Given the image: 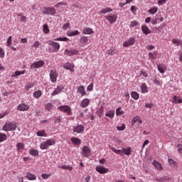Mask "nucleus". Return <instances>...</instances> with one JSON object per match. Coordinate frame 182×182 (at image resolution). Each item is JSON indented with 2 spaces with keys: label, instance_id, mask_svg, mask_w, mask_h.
Masks as SVG:
<instances>
[{
  "label": "nucleus",
  "instance_id": "1a4fd4ad",
  "mask_svg": "<svg viewBox=\"0 0 182 182\" xmlns=\"http://www.w3.org/2000/svg\"><path fill=\"white\" fill-rule=\"evenodd\" d=\"M105 18L109 22V23H114V22L117 21V15L116 14H110L109 15L105 16Z\"/></svg>",
  "mask_w": 182,
  "mask_h": 182
},
{
  "label": "nucleus",
  "instance_id": "0e129e2a",
  "mask_svg": "<svg viewBox=\"0 0 182 182\" xmlns=\"http://www.w3.org/2000/svg\"><path fill=\"white\" fill-rule=\"evenodd\" d=\"M0 58H5V50L0 48Z\"/></svg>",
  "mask_w": 182,
  "mask_h": 182
},
{
  "label": "nucleus",
  "instance_id": "dca6fc26",
  "mask_svg": "<svg viewBox=\"0 0 182 182\" xmlns=\"http://www.w3.org/2000/svg\"><path fill=\"white\" fill-rule=\"evenodd\" d=\"M24 149H25V144L23 143L19 142L16 144V149L18 153H23Z\"/></svg>",
  "mask_w": 182,
  "mask_h": 182
},
{
  "label": "nucleus",
  "instance_id": "473e14b6",
  "mask_svg": "<svg viewBox=\"0 0 182 182\" xmlns=\"http://www.w3.org/2000/svg\"><path fill=\"white\" fill-rule=\"evenodd\" d=\"M131 97H132V99H134V100H139V97H140V95L137 92H132L131 93Z\"/></svg>",
  "mask_w": 182,
  "mask_h": 182
},
{
  "label": "nucleus",
  "instance_id": "ea45409f",
  "mask_svg": "<svg viewBox=\"0 0 182 182\" xmlns=\"http://www.w3.org/2000/svg\"><path fill=\"white\" fill-rule=\"evenodd\" d=\"M116 114L117 116H122V114H124V111L122 110V107H117L116 109Z\"/></svg>",
  "mask_w": 182,
  "mask_h": 182
},
{
  "label": "nucleus",
  "instance_id": "f704fd0d",
  "mask_svg": "<svg viewBox=\"0 0 182 182\" xmlns=\"http://www.w3.org/2000/svg\"><path fill=\"white\" fill-rule=\"evenodd\" d=\"M105 116L107 117H109V119H113L114 117V110H109L106 114Z\"/></svg>",
  "mask_w": 182,
  "mask_h": 182
},
{
  "label": "nucleus",
  "instance_id": "412c9836",
  "mask_svg": "<svg viewBox=\"0 0 182 182\" xmlns=\"http://www.w3.org/2000/svg\"><path fill=\"white\" fill-rule=\"evenodd\" d=\"M82 33L83 35H92V33H95V32L91 28L87 27L83 29Z\"/></svg>",
  "mask_w": 182,
  "mask_h": 182
},
{
  "label": "nucleus",
  "instance_id": "4d7b16f0",
  "mask_svg": "<svg viewBox=\"0 0 182 182\" xmlns=\"http://www.w3.org/2000/svg\"><path fill=\"white\" fill-rule=\"evenodd\" d=\"M145 107H147L148 109H153V107H154V104H151V103H145Z\"/></svg>",
  "mask_w": 182,
  "mask_h": 182
},
{
  "label": "nucleus",
  "instance_id": "603ef678",
  "mask_svg": "<svg viewBox=\"0 0 182 182\" xmlns=\"http://www.w3.org/2000/svg\"><path fill=\"white\" fill-rule=\"evenodd\" d=\"M156 52L149 53V58L152 60H154V59H156Z\"/></svg>",
  "mask_w": 182,
  "mask_h": 182
},
{
  "label": "nucleus",
  "instance_id": "e433bc0d",
  "mask_svg": "<svg viewBox=\"0 0 182 182\" xmlns=\"http://www.w3.org/2000/svg\"><path fill=\"white\" fill-rule=\"evenodd\" d=\"M158 11H159V9L156 6H154L149 10V14H150L151 15H154L157 14Z\"/></svg>",
  "mask_w": 182,
  "mask_h": 182
},
{
  "label": "nucleus",
  "instance_id": "e2e57ef3",
  "mask_svg": "<svg viewBox=\"0 0 182 182\" xmlns=\"http://www.w3.org/2000/svg\"><path fill=\"white\" fill-rule=\"evenodd\" d=\"M18 16H20L21 22H26V16H22L21 14H17Z\"/></svg>",
  "mask_w": 182,
  "mask_h": 182
},
{
  "label": "nucleus",
  "instance_id": "338daca9",
  "mask_svg": "<svg viewBox=\"0 0 182 182\" xmlns=\"http://www.w3.org/2000/svg\"><path fill=\"white\" fill-rule=\"evenodd\" d=\"M87 90H88V92H92V90H93V83H91L87 86Z\"/></svg>",
  "mask_w": 182,
  "mask_h": 182
},
{
  "label": "nucleus",
  "instance_id": "37998d69",
  "mask_svg": "<svg viewBox=\"0 0 182 182\" xmlns=\"http://www.w3.org/2000/svg\"><path fill=\"white\" fill-rule=\"evenodd\" d=\"M116 49L112 48L109 50H107V53L108 55H111L112 56H113L114 55H116Z\"/></svg>",
  "mask_w": 182,
  "mask_h": 182
},
{
  "label": "nucleus",
  "instance_id": "de8ad7c7",
  "mask_svg": "<svg viewBox=\"0 0 182 182\" xmlns=\"http://www.w3.org/2000/svg\"><path fill=\"white\" fill-rule=\"evenodd\" d=\"M53 107V105H52V103H48L45 106L46 110H48V112H50Z\"/></svg>",
  "mask_w": 182,
  "mask_h": 182
},
{
  "label": "nucleus",
  "instance_id": "a18cd8bd",
  "mask_svg": "<svg viewBox=\"0 0 182 182\" xmlns=\"http://www.w3.org/2000/svg\"><path fill=\"white\" fill-rule=\"evenodd\" d=\"M54 41H60V42H68L69 41V38H68L66 37L57 38H55Z\"/></svg>",
  "mask_w": 182,
  "mask_h": 182
},
{
  "label": "nucleus",
  "instance_id": "b1692460",
  "mask_svg": "<svg viewBox=\"0 0 182 182\" xmlns=\"http://www.w3.org/2000/svg\"><path fill=\"white\" fill-rule=\"evenodd\" d=\"M71 141L73 143V144H75V146H79L80 144H82V140L77 137H73L71 138Z\"/></svg>",
  "mask_w": 182,
  "mask_h": 182
},
{
  "label": "nucleus",
  "instance_id": "bf43d9fd",
  "mask_svg": "<svg viewBox=\"0 0 182 182\" xmlns=\"http://www.w3.org/2000/svg\"><path fill=\"white\" fill-rule=\"evenodd\" d=\"M154 180H155V181L161 182V181H164V180H166V177L162 176V177H159V178H155Z\"/></svg>",
  "mask_w": 182,
  "mask_h": 182
},
{
  "label": "nucleus",
  "instance_id": "aec40b11",
  "mask_svg": "<svg viewBox=\"0 0 182 182\" xmlns=\"http://www.w3.org/2000/svg\"><path fill=\"white\" fill-rule=\"evenodd\" d=\"M158 70L160 73H164L167 70V67L164 64H159L157 65Z\"/></svg>",
  "mask_w": 182,
  "mask_h": 182
},
{
  "label": "nucleus",
  "instance_id": "c756f323",
  "mask_svg": "<svg viewBox=\"0 0 182 182\" xmlns=\"http://www.w3.org/2000/svg\"><path fill=\"white\" fill-rule=\"evenodd\" d=\"M87 37L82 36L80 40V43H81L82 46H86L87 45Z\"/></svg>",
  "mask_w": 182,
  "mask_h": 182
},
{
  "label": "nucleus",
  "instance_id": "7ed1b4c3",
  "mask_svg": "<svg viewBox=\"0 0 182 182\" xmlns=\"http://www.w3.org/2000/svg\"><path fill=\"white\" fill-rule=\"evenodd\" d=\"M3 130L4 132H14L16 130V124L12 122H8L4 125Z\"/></svg>",
  "mask_w": 182,
  "mask_h": 182
},
{
  "label": "nucleus",
  "instance_id": "20e7f679",
  "mask_svg": "<svg viewBox=\"0 0 182 182\" xmlns=\"http://www.w3.org/2000/svg\"><path fill=\"white\" fill-rule=\"evenodd\" d=\"M58 110L63 112V113H66L68 116H72V108L68 105H61L58 107Z\"/></svg>",
  "mask_w": 182,
  "mask_h": 182
},
{
  "label": "nucleus",
  "instance_id": "cd10ccee",
  "mask_svg": "<svg viewBox=\"0 0 182 182\" xmlns=\"http://www.w3.org/2000/svg\"><path fill=\"white\" fill-rule=\"evenodd\" d=\"M141 93H148L149 89L147 88V85L146 83H142L141 85Z\"/></svg>",
  "mask_w": 182,
  "mask_h": 182
},
{
  "label": "nucleus",
  "instance_id": "423d86ee",
  "mask_svg": "<svg viewBox=\"0 0 182 182\" xmlns=\"http://www.w3.org/2000/svg\"><path fill=\"white\" fill-rule=\"evenodd\" d=\"M44 15H55L56 10L53 7H45L43 9Z\"/></svg>",
  "mask_w": 182,
  "mask_h": 182
},
{
  "label": "nucleus",
  "instance_id": "c9c22d12",
  "mask_svg": "<svg viewBox=\"0 0 182 182\" xmlns=\"http://www.w3.org/2000/svg\"><path fill=\"white\" fill-rule=\"evenodd\" d=\"M113 11V9H112V8L110 7H107L105 9H102L100 11V14L102 15V14H107V12H112Z\"/></svg>",
  "mask_w": 182,
  "mask_h": 182
},
{
  "label": "nucleus",
  "instance_id": "c03bdc74",
  "mask_svg": "<svg viewBox=\"0 0 182 182\" xmlns=\"http://www.w3.org/2000/svg\"><path fill=\"white\" fill-rule=\"evenodd\" d=\"M139 120H140V117L139 116L134 117L132 120V126H134V124H136V123H137Z\"/></svg>",
  "mask_w": 182,
  "mask_h": 182
},
{
  "label": "nucleus",
  "instance_id": "72a5a7b5",
  "mask_svg": "<svg viewBox=\"0 0 182 182\" xmlns=\"http://www.w3.org/2000/svg\"><path fill=\"white\" fill-rule=\"evenodd\" d=\"M33 96V97H35V99H39L41 96H42V90H38L34 92Z\"/></svg>",
  "mask_w": 182,
  "mask_h": 182
},
{
  "label": "nucleus",
  "instance_id": "0eeeda50",
  "mask_svg": "<svg viewBox=\"0 0 182 182\" xmlns=\"http://www.w3.org/2000/svg\"><path fill=\"white\" fill-rule=\"evenodd\" d=\"M44 65H45V61L39 60V61L33 63L30 65V68L31 69H39V68H42Z\"/></svg>",
  "mask_w": 182,
  "mask_h": 182
},
{
  "label": "nucleus",
  "instance_id": "f3484780",
  "mask_svg": "<svg viewBox=\"0 0 182 182\" xmlns=\"http://www.w3.org/2000/svg\"><path fill=\"white\" fill-rule=\"evenodd\" d=\"M63 68L67 70H70V72H75V65L70 63H67L65 65H64Z\"/></svg>",
  "mask_w": 182,
  "mask_h": 182
},
{
  "label": "nucleus",
  "instance_id": "680f3d73",
  "mask_svg": "<svg viewBox=\"0 0 182 182\" xmlns=\"http://www.w3.org/2000/svg\"><path fill=\"white\" fill-rule=\"evenodd\" d=\"M61 122H62V117L61 116L55 118V119L54 120V123H55V124L60 123Z\"/></svg>",
  "mask_w": 182,
  "mask_h": 182
},
{
  "label": "nucleus",
  "instance_id": "13d9d810",
  "mask_svg": "<svg viewBox=\"0 0 182 182\" xmlns=\"http://www.w3.org/2000/svg\"><path fill=\"white\" fill-rule=\"evenodd\" d=\"M42 178H43V180H48V178H49V177H50V174H48V173H43L41 175Z\"/></svg>",
  "mask_w": 182,
  "mask_h": 182
},
{
  "label": "nucleus",
  "instance_id": "58836bf2",
  "mask_svg": "<svg viewBox=\"0 0 182 182\" xmlns=\"http://www.w3.org/2000/svg\"><path fill=\"white\" fill-rule=\"evenodd\" d=\"M173 103H176V104H177V103L178 104L182 103L181 97L176 96V95L173 97Z\"/></svg>",
  "mask_w": 182,
  "mask_h": 182
},
{
  "label": "nucleus",
  "instance_id": "6ab92c4d",
  "mask_svg": "<svg viewBox=\"0 0 182 182\" xmlns=\"http://www.w3.org/2000/svg\"><path fill=\"white\" fill-rule=\"evenodd\" d=\"M141 31L144 35H149V33H151V30L149 28V27L146 25L141 26Z\"/></svg>",
  "mask_w": 182,
  "mask_h": 182
},
{
  "label": "nucleus",
  "instance_id": "5701e85b",
  "mask_svg": "<svg viewBox=\"0 0 182 182\" xmlns=\"http://www.w3.org/2000/svg\"><path fill=\"white\" fill-rule=\"evenodd\" d=\"M78 93H80L81 96H86V90H85V86L81 85L77 87Z\"/></svg>",
  "mask_w": 182,
  "mask_h": 182
},
{
  "label": "nucleus",
  "instance_id": "69168bd1",
  "mask_svg": "<svg viewBox=\"0 0 182 182\" xmlns=\"http://www.w3.org/2000/svg\"><path fill=\"white\" fill-rule=\"evenodd\" d=\"M33 86H35V85L33 83L28 84V85H26V90H29L30 89H32V87H33Z\"/></svg>",
  "mask_w": 182,
  "mask_h": 182
},
{
  "label": "nucleus",
  "instance_id": "bb28decb",
  "mask_svg": "<svg viewBox=\"0 0 182 182\" xmlns=\"http://www.w3.org/2000/svg\"><path fill=\"white\" fill-rule=\"evenodd\" d=\"M36 136L38 137H46L48 134H46V131L45 129L41 130L36 132Z\"/></svg>",
  "mask_w": 182,
  "mask_h": 182
},
{
  "label": "nucleus",
  "instance_id": "2eb2a0df",
  "mask_svg": "<svg viewBox=\"0 0 182 182\" xmlns=\"http://www.w3.org/2000/svg\"><path fill=\"white\" fill-rule=\"evenodd\" d=\"M73 130L75 133H83L85 127L83 125H77V127H74Z\"/></svg>",
  "mask_w": 182,
  "mask_h": 182
},
{
  "label": "nucleus",
  "instance_id": "ddd939ff",
  "mask_svg": "<svg viewBox=\"0 0 182 182\" xmlns=\"http://www.w3.org/2000/svg\"><path fill=\"white\" fill-rule=\"evenodd\" d=\"M134 42H136L134 38H131L123 43V46L124 48H128V46H133V45H134Z\"/></svg>",
  "mask_w": 182,
  "mask_h": 182
},
{
  "label": "nucleus",
  "instance_id": "7c9ffc66",
  "mask_svg": "<svg viewBox=\"0 0 182 182\" xmlns=\"http://www.w3.org/2000/svg\"><path fill=\"white\" fill-rule=\"evenodd\" d=\"M109 149H110V150H112V151H113L116 154H119V156H122L123 154V151L122 150L116 149V148H114L113 146H110Z\"/></svg>",
  "mask_w": 182,
  "mask_h": 182
},
{
  "label": "nucleus",
  "instance_id": "f03ea898",
  "mask_svg": "<svg viewBox=\"0 0 182 182\" xmlns=\"http://www.w3.org/2000/svg\"><path fill=\"white\" fill-rule=\"evenodd\" d=\"M48 44L51 46V48H50V53H53L55 52H58L59 49H60V45L59 43L48 41Z\"/></svg>",
  "mask_w": 182,
  "mask_h": 182
},
{
  "label": "nucleus",
  "instance_id": "4be33fe9",
  "mask_svg": "<svg viewBox=\"0 0 182 182\" xmlns=\"http://www.w3.org/2000/svg\"><path fill=\"white\" fill-rule=\"evenodd\" d=\"M152 164L157 170H159V171H161V170H163V166H161L160 162L157 161H154L152 162Z\"/></svg>",
  "mask_w": 182,
  "mask_h": 182
},
{
  "label": "nucleus",
  "instance_id": "6e6d98bb",
  "mask_svg": "<svg viewBox=\"0 0 182 182\" xmlns=\"http://www.w3.org/2000/svg\"><path fill=\"white\" fill-rule=\"evenodd\" d=\"M139 25V23L136 21H131L130 23V28H134V26H137Z\"/></svg>",
  "mask_w": 182,
  "mask_h": 182
},
{
  "label": "nucleus",
  "instance_id": "f8f14e48",
  "mask_svg": "<svg viewBox=\"0 0 182 182\" xmlns=\"http://www.w3.org/2000/svg\"><path fill=\"white\" fill-rule=\"evenodd\" d=\"M79 51L76 49H65L64 54L67 55V56H73L75 55H77Z\"/></svg>",
  "mask_w": 182,
  "mask_h": 182
},
{
  "label": "nucleus",
  "instance_id": "4468645a",
  "mask_svg": "<svg viewBox=\"0 0 182 182\" xmlns=\"http://www.w3.org/2000/svg\"><path fill=\"white\" fill-rule=\"evenodd\" d=\"M64 89L65 87H63V85L58 86L51 94V96H56V95H59V93H60Z\"/></svg>",
  "mask_w": 182,
  "mask_h": 182
},
{
  "label": "nucleus",
  "instance_id": "a19ab883",
  "mask_svg": "<svg viewBox=\"0 0 182 182\" xmlns=\"http://www.w3.org/2000/svg\"><path fill=\"white\" fill-rule=\"evenodd\" d=\"M68 3L65 1H60L58 2L57 4L55 5V8H60V6H66Z\"/></svg>",
  "mask_w": 182,
  "mask_h": 182
},
{
  "label": "nucleus",
  "instance_id": "052dcab7",
  "mask_svg": "<svg viewBox=\"0 0 182 182\" xmlns=\"http://www.w3.org/2000/svg\"><path fill=\"white\" fill-rule=\"evenodd\" d=\"M70 24L69 23H64L63 26V31H68L69 29Z\"/></svg>",
  "mask_w": 182,
  "mask_h": 182
},
{
  "label": "nucleus",
  "instance_id": "9d476101",
  "mask_svg": "<svg viewBox=\"0 0 182 182\" xmlns=\"http://www.w3.org/2000/svg\"><path fill=\"white\" fill-rule=\"evenodd\" d=\"M90 153H92V150L87 146H85L82 149V154L84 157H89L90 156Z\"/></svg>",
  "mask_w": 182,
  "mask_h": 182
},
{
  "label": "nucleus",
  "instance_id": "8fccbe9b",
  "mask_svg": "<svg viewBox=\"0 0 182 182\" xmlns=\"http://www.w3.org/2000/svg\"><path fill=\"white\" fill-rule=\"evenodd\" d=\"M6 139H7L6 134L0 133V143H2V141H5Z\"/></svg>",
  "mask_w": 182,
  "mask_h": 182
},
{
  "label": "nucleus",
  "instance_id": "2f4dec72",
  "mask_svg": "<svg viewBox=\"0 0 182 182\" xmlns=\"http://www.w3.org/2000/svg\"><path fill=\"white\" fill-rule=\"evenodd\" d=\"M27 175L26 176V178H28L29 181H35L36 180V176L32 173H27Z\"/></svg>",
  "mask_w": 182,
  "mask_h": 182
},
{
  "label": "nucleus",
  "instance_id": "79ce46f5",
  "mask_svg": "<svg viewBox=\"0 0 182 182\" xmlns=\"http://www.w3.org/2000/svg\"><path fill=\"white\" fill-rule=\"evenodd\" d=\"M172 42L175 44V45H177V46H181L182 45V41H180L179 39H177V38H173L172 40Z\"/></svg>",
  "mask_w": 182,
  "mask_h": 182
},
{
  "label": "nucleus",
  "instance_id": "774afa93",
  "mask_svg": "<svg viewBox=\"0 0 182 182\" xmlns=\"http://www.w3.org/2000/svg\"><path fill=\"white\" fill-rule=\"evenodd\" d=\"M177 147L178 149V153L182 154V144H178Z\"/></svg>",
  "mask_w": 182,
  "mask_h": 182
},
{
  "label": "nucleus",
  "instance_id": "6e6552de",
  "mask_svg": "<svg viewBox=\"0 0 182 182\" xmlns=\"http://www.w3.org/2000/svg\"><path fill=\"white\" fill-rule=\"evenodd\" d=\"M17 110L19 112H28V110H29V105L21 102V103L17 106Z\"/></svg>",
  "mask_w": 182,
  "mask_h": 182
},
{
  "label": "nucleus",
  "instance_id": "4c0bfd02",
  "mask_svg": "<svg viewBox=\"0 0 182 182\" xmlns=\"http://www.w3.org/2000/svg\"><path fill=\"white\" fill-rule=\"evenodd\" d=\"M168 161L171 167H176V166H177V161H174L173 159H168Z\"/></svg>",
  "mask_w": 182,
  "mask_h": 182
},
{
  "label": "nucleus",
  "instance_id": "9b49d317",
  "mask_svg": "<svg viewBox=\"0 0 182 182\" xmlns=\"http://www.w3.org/2000/svg\"><path fill=\"white\" fill-rule=\"evenodd\" d=\"M95 170L97 173H100V174H106V173H109V169L107 168H105L103 166H96Z\"/></svg>",
  "mask_w": 182,
  "mask_h": 182
},
{
  "label": "nucleus",
  "instance_id": "864d4df0",
  "mask_svg": "<svg viewBox=\"0 0 182 182\" xmlns=\"http://www.w3.org/2000/svg\"><path fill=\"white\" fill-rule=\"evenodd\" d=\"M41 42L35 41L31 46H32V48H35L36 49L37 48H39V46H41Z\"/></svg>",
  "mask_w": 182,
  "mask_h": 182
},
{
  "label": "nucleus",
  "instance_id": "3c124183",
  "mask_svg": "<svg viewBox=\"0 0 182 182\" xmlns=\"http://www.w3.org/2000/svg\"><path fill=\"white\" fill-rule=\"evenodd\" d=\"M12 45V36H9L6 41V46H9V48H11Z\"/></svg>",
  "mask_w": 182,
  "mask_h": 182
},
{
  "label": "nucleus",
  "instance_id": "a878e982",
  "mask_svg": "<svg viewBox=\"0 0 182 182\" xmlns=\"http://www.w3.org/2000/svg\"><path fill=\"white\" fill-rule=\"evenodd\" d=\"M67 35L68 36H77V35H80V32L77 30L74 31H67Z\"/></svg>",
  "mask_w": 182,
  "mask_h": 182
},
{
  "label": "nucleus",
  "instance_id": "c85d7f7f",
  "mask_svg": "<svg viewBox=\"0 0 182 182\" xmlns=\"http://www.w3.org/2000/svg\"><path fill=\"white\" fill-rule=\"evenodd\" d=\"M28 153L29 154H31V156H33V157H36V156L39 155V151H38V150L35 149H31Z\"/></svg>",
  "mask_w": 182,
  "mask_h": 182
},
{
  "label": "nucleus",
  "instance_id": "49530a36",
  "mask_svg": "<svg viewBox=\"0 0 182 182\" xmlns=\"http://www.w3.org/2000/svg\"><path fill=\"white\" fill-rule=\"evenodd\" d=\"M59 168H62L63 170H69L70 171H72V170H73V168L72 166H68L66 165L59 166Z\"/></svg>",
  "mask_w": 182,
  "mask_h": 182
},
{
  "label": "nucleus",
  "instance_id": "39448f33",
  "mask_svg": "<svg viewBox=\"0 0 182 182\" xmlns=\"http://www.w3.org/2000/svg\"><path fill=\"white\" fill-rule=\"evenodd\" d=\"M50 80L51 83H56L58 82V77H59V73L55 70H51L50 71Z\"/></svg>",
  "mask_w": 182,
  "mask_h": 182
},
{
  "label": "nucleus",
  "instance_id": "5fc2aeb1",
  "mask_svg": "<svg viewBox=\"0 0 182 182\" xmlns=\"http://www.w3.org/2000/svg\"><path fill=\"white\" fill-rule=\"evenodd\" d=\"M117 130H119V132H122V131L124 130V129H126V124H122V126H117Z\"/></svg>",
  "mask_w": 182,
  "mask_h": 182
},
{
  "label": "nucleus",
  "instance_id": "09e8293b",
  "mask_svg": "<svg viewBox=\"0 0 182 182\" xmlns=\"http://www.w3.org/2000/svg\"><path fill=\"white\" fill-rule=\"evenodd\" d=\"M43 31L46 34L49 33L50 30H49V27L48 26L47 24L43 25Z\"/></svg>",
  "mask_w": 182,
  "mask_h": 182
},
{
  "label": "nucleus",
  "instance_id": "393cba45",
  "mask_svg": "<svg viewBox=\"0 0 182 182\" xmlns=\"http://www.w3.org/2000/svg\"><path fill=\"white\" fill-rule=\"evenodd\" d=\"M126 154V156H130L132 154V147L129 146L128 148H122V154Z\"/></svg>",
  "mask_w": 182,
  "mask_h": 182
},
{
  "label": "nucleus",
  "instance_id": "f257e3e1",
  "mask_svg": "<svg viewBox=\"0 0 182 182\" xmlns=\"http://www.w3.org/2000/svg\"><path fill=\"white\" fill-rule=\"evenodd\" d=\"M55 143V139H47L46 141H43L40 144V149H41V150H48L50 146H53Z\"/></svg>",
  "mask_w": 182,
  "mask_h": 182
},
{
  "label": "nucleus",
  "instance_id": "a211bd4d",
  "mask_svg": "<svg viewBox=\"0 0 182 182\" xmlns=\"http://www.w3.org/2000/svg\"><path fill=\"white\" fill-rule=\"evenodd\" d=\"M90 105V100L87 98L82 100L80 104L81 107H87Z\"/></svg>",
  "mask_w": 182,
  "mask_h": 182
}]
</instances>
